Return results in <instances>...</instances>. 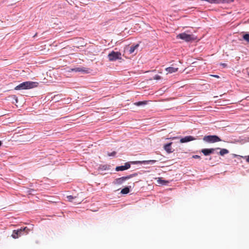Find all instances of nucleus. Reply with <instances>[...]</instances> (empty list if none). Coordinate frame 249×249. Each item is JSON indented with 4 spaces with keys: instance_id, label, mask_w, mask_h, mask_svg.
Instances as JSON below:
<instances>
[{
    "instance_id": "obj_1",
    "label": "nucleus",
    "mask_w": 249,
    "mask_h": 249,
    "mask_svg": "<svg viewBox=\"0 0 249 249\" xmlns=\"http://www.w3.org/2000/svg\"><path fill=\"white\" fill-rule=\"evenodd\" d=\"M38 85V83L33 81H26L23 82L15 88V90H21V89H28L37 87Z\"/></svg>"
},
{
    "instance_id": "obj_2",
    "label": "nucleus",
    "mask_w": 249,
    "mask_h": 249,
    "mask_svg": "<svg viewBox=\"0 0 249 249\" xmlns=\"http://www.w3.org/2000/svg\"><path fill=\"white\" fill-rule=\"evenodd\" d=\"M138 176V173H135L132 174H130L126 176L122 177L121 178H117L113 181V184L114 185H121L124 183L127 180L133 177Z\"/></svg>"
},
{
    "instance_id": "obj_3",
    "label": "nucleus",
    "mask_w": 249,
    "mask_h": 249,
    "mask_svg": "<svg viewBox=\"0 0 249 249\" xmlns=\"http://www.w3.org/2000/svg\"><path fill=\"white\" fill-rule=\"evenodd\" d=\"M157 162L156 160H142V161H133L129 162H127L124 163V167L126 170L128 169L130 167V163L132 164H153Z\"/></svg>"
},
{
    "instance_id": "obj_4",
    "label": "nucleus",
    "mask_w": 249,
    "mask_h": 249,
    "mask_svg": "<svg viewBox=\"0 0 249 249\" xmlns=\"http://www.w3.org/2000/svg\"><path fill=\"white\" fill-rule=\"evenodd\" d=\"M29 231V229L27 227L21 228L20 229H18L17 230H14L13 231L12 236L13 238L16 239L24 234V233H28Z\"/></svg>"
},
{
    "instance_id": "obj_5",
    "label": "nucleus",
    "mask_w": 249,
    "mask_h": 249,
    "mask_svg": "<svg viewBox=\"0 0 249 249\" xmlns=\"http://www.w3.org/2000/svg\"><path fill=\"white\" fill-rule=\"evenodd\" d=\"M203 140L209 143H214L221 141V139L217 135H207L205 136Z\"/></svg>"
},
{
    "instance_id": "obj_6",
    "label": "nucleus",
    "mask_w": 249,
    "mask_h": 249,
    "mask_svg": "<svg viewBox=\"0 0 249 249\" xmlns=\"http://www.w3.org/2000/svg\"><path fill=\"white\" fill-rule=\"evenodd\" d=\"M177 37L178 38L181 39L185 41L186 42H190L195 39L194 36L193 35H188L185 33H182L179 34L177 35Z\"/></svg>"
},
{
    "instance_id": "obj_7",
    "label": "nucleus",
    "mask_w": 249,
    "mask_h": 249,
    "mask_svg": "<svg viewBox=\"0 0 249 249\" xmlns=\"http://www.w3.org/2000/svg\"><path fill=\"white\" fill-rule=\"evenodd\" d=\"M108 58L110 61H115L118 59H121V53L119 52H114L112 51L108 54Z\"/></svg>"
},
{
    "instance_id": "obj_8",
    "label": "nucleus",
    "mask_w": 249,
    "mask_h": 249,
    "mask_svg": "<svg viewBox=\"0 0 249 249\" xmlns=\"http://www.w3.org/2000/svg\"><path fill=\"white\" fill-rule=\"evenodd\" d=\"M218 149H219V147L204 148L201 150V152H202L204 156H207L210 155V154L214 153L215 151L217 150Z\"/></svg>"
},
{
    "instance_id": "obj_9",
    "label": "nucleus",
    "mask_w": 249,
    "mask_h": 249,
    "mask_svg": "<svg viewBox=\"0 0 249 249\" xmlns=\"http://www.w3.org/2000/svg\"><path fill=\"white\" fill-rule=\"evenodd\" d=\"M196 138L195 137H194L193 136H187L183 138H181L180 140V142L181 143H185V142H191V141H192L194 140H196Z\"/></svg>"
},
{
    "instance_id": "obj_10",
    "label": "nucleus",
    "mask_w": 249,
    "mask_h": 249,
    "mask_svg": "<svg viewBox=\"0 0 249 249\" xmlns=\"http://www.w3.org/2000/svg\"><path fill=\"white\" fill-rule=\"evenodd\" d=\"M71 71L75 72H83L88 73L89 72V69L85 67H76L72 69Z\"/></svg>"
},
{
    "instance_id": "obj_11",
    "label": "nucleus",
    "mask_w": 249,
    "mask_h": 249,
    "mask_svg": "<svg viewBox=\"0 0 249 249\" xmlns=\"http://www.w3.org/2000/svg\"><path fill=\"white\" fill-rule=\"evenodd\" d=\"M172 144V142H170L165 144L163 146L164 149L168 153H171L174 151V150L172 149V148L171 147Z\"/></svg>"
},
{
    "instance_id": "obj_12",
    "label": "nucleus",
    "mask_w": 249,
    "mask_h": 249,
    "mask_svg": "<svg viewBox=\"0 0 249 249\" xmlns=\"http://www.w3.org/2000/svg\"><path fill=\"white\" fill-rule=\"evenodd\" d=\"M132 185H133L132 187H133L134 186V183H133ZM131 188H132V186L131 185L126 186L124 188L122 189V190L121 191V193L123 195H126L130 192V189H131Z\"/></svg>"
},
{
    "instance_id": "obj_13",
    "label": "nucleus",
    "mask_w": 249,
    "mask_h": 249,
    "mask_svg": "<svg viewBox=\"0 0 249 249\" xmlns=\"http://www.w3.org/2000/svg\"><path fill=\"white\" fill-rule=\"evenodd\" d=\"M220 150V151L216 152V153L221 156H224L225 155L229 153V151L225 148H221L219 147V149H218L217 150Z\"/></svg>"
},
{
    "instance_id": "obj_14",
    "label": "nucleus",
    "mask_w": 249,
    "mask_h": 249,
    "mask_svg": "<svg viewBox=\"0 0 249 249\" xmlns=\"http://www.w3.org/2000/svg\"><path fill=\"white\" fill-rule=\"evenodd\" d=\"M139 46V44H137L136 45H131L130 48H129V50L128 51L129 52V53L130 54L131 53H133L135 50L138 48V47Z\"/></svg>"
},
{
    "instance_id": "obj_15",
    "label": "nucleus",
    "mask_w": 249,
    "mask_h": 249,
    "mask_svg": "<svg viewBox=\"0 0 249 249\" xmlns=\"http://www.w3.org/2000/svg\"><path fill=\"white\" fill-rule=\"evenodd\" d=\"M165 70L166 71H167L168 73H173L175 72L178 70V68L172 67H169L165 69Z\"/></svg>"
},
{
    "instance_id": "obj_16",
    "label": "nucleus",
    "mask_w": 249,
    "mask_h": 249,
    "mask_svg": "<svg viewBox=\"0 0 249 249\" xmlns=\"http://www.w3.org/2000/svg\"><path fill=\"white\" fill-rule=\"evenodd\" d=\"M157 182L160 185H165L169 183V181L162 179L161 178H159L157 180Z\"/></svg>"
},
{
    "instance_id": "obj_17",
    "label": "nucleus",
    "mask_w": 249,
    "mask_h": 249,
    "mask_svg": "<svg viewBox=\"0 0 249 249\" xmlns=\"http://www.w3.org/2000/svg\"><path fill=\"white\" fill-rule=\"evenodd\" d=\"M202 1H207L211 4H218L221 1V0H202Z\"/></svg>"
},
{
    "instance_id": "obj_18",
    "label": "nucleus",
    "mask_w": 249,
    "mask_h": 249,
    "mask_svg": "<svg viewBox=\"0 0 249 249\" xmlns=\"http://www.w3.org/2000/svg\"><path fill=\"white\" fill-rule=\"evenodd\" d=\"M243 39L249 43V33H246L243 34Z\"/></svg>"
},
{
    "instance_id": "obj_19",
    "label": "nucleus",
    "mask_w": 249,
    "mask_h": 249,
    "mask_svg": "<svg viewBox=\"0 0 249 249\" xmlns=\"http://www.w3.org/2000/svg\"><path fill=\"white\" fill-rule=\"evenodd\" d=\"M126 169H125L124 165L117 166L115 168V170L116 171H124Z\"/></svg>"
},
{
    "instance_id": "obj_20",
    "label": "nucleus",
    "mask_w": 249,
    "mask_h": 249,
    "mask_svg": "<svg viewBox=\"0 0 249 249\" xmlns=\"http://www.w3.org/2000/svg\"><path fill=\"white\" fill-rule=\"evenodd\" d=\"M147 101H139L135 103V105L137 106H140L142 105H145L147 104Z\"/></svg>"
},
{
    "instance_id": "obj_21",
    "label": "nucleus",
    "mask_w": 249,
    "mask_h": 249,
    "mask_svg": "<svg viewBox=\"0 0 249 249\" xmlns=\"http://www.w3.org/2000/svg\"><path fill=\"white\" fill-rule=\"evenodd\" d=\"M35 190L33 189H29L27 191V193L29 195H34V193H35Z\"/></svg>"
},
{
    "instance_id": "obj_22",
    "label": "nucleus",
    "mask_w": 249,
    "mask_h": 249,
    "mask_svg": "<svg viewBox=\"0 0 249 249\" xmlns=\"http://www.w3.org/2000/svg\"><path fill=\"white\" fill-rule=\"evenodd\" d=\"M75 197H73L72 196H71V195H70V196H67V199H68V200L69 201H70V202H72V199H73L74 198H75Z\"/></svg>"
},
{
    "instance_id": "obj_23",
    "label": "nucleus",
    "mask_w": 249,
    "mask_h": 249,
    "mask_svg": "<svg viewBox=\"0 0 249 249\" xmlns=\"http://www.w3.org/2000/svg\"><path fill=\"white\" fill-rule=\"evenodd\" d=\"M100 168L102 169V170H107L108 168L107 167V165H101L100 166Z\"/></svg>"
},
{
    "instance_id": "obj_24",
    "label": "nucleus",
    "mask_w": 249,
    "mask_h": 249,
    "mask_svg": "<svg viewBox=\"0 0 249 249\" xmlns=\"http://www.w3.org/2000/svg\"><path fill=\"white\" fill-rule=\"evenodd\" d=\"M161 79V77L160 75H155L154 77H153V79L154 80H160Z\"/></svg>"
},
{
    "instance_id": "obj_25",
    "label": "nucleus",
    "mask_w": 249,
    "mask_h": 249,
    "mask_svg": "<svg viewBox=\"0 0 249 249\" xmlns=\"http://www.w3.org/2000/svg\"><path fill=\"white\" fill-rule=\"evenodd\" d=\"M220 3H230L232 2L233 0H221Z\"/></svg>"
},
{
    "instance_id": "obj_26",
    "label": "nucleus",
    "mask_w": 249,
    "mask_h": 249,
    "mask_svg": "<svg viewBox=\"0 0 249 249\" xmlns=\"http://www.w3.org/2000/svg\"><path fill=\"white\" fill-rule=\"evenodd\" d=\"M116 154V152L115 151H113L111 153H108L107 155L109 157L110 156H115Z\"/></svg>"
},
{
    "instance_id": "obj_27",
    "label": "nucleus",
    "mask_w": 249,
    "mask_h": 249,
    "mask_svg": "<svg viewBox=\"0 0 249 249\" xmlns=\"http://www.w3.org/2000/svg\"><path fill=\"white\" fill-rule=\"evenodd\" d=\"M194 159H200V157L198 155H195L193 156Z\"/></svg>"
},
{
    "instance_id": "obj_28",
    "label": "nucleus",
    "mask_w": 249,
    "mask_h": 249,
    "mask_svg": "<svg viewBox=\"0 0 249 249\" xmlns=\"http://www.w3.org/2000/svg\"><path fill=\"white\" fill-rule=\"evenodd\" d=\"M13 99H15L16 102H18V98L16 95H13Z\"/></svg>"
},
{
    "instance_id": "obj_29",
    "label": "nucleus",
    "mask_w": 249,
    "mask_h": 249,
    "mask_svg": "<svg viewBox=\"0 0 249 249\" xmlns=\"http://www.w3.org/2000/svg\"><path fill=\"white\" fill-rule=\"evenodd\" d=\"M246 161L248 162H249V155L247 157V158H246Z\"/></svg>"
},
{
    "instance_id": "obj_30",
    "label": "nucleus",
    "mask_w": 249,
    "mask_h": 249,
    "mask_svg": "<svg viewBox=\"0 0 249 249\" xmlns=\"http://www.w3.org/2000/svg\"><path fill=\"white\" fill-rule=\"evenodd\" d=\"M221 65H222L224 67H225L227 66V64L225 63H222V64H221Z\"/></svg>"
},
{
    "instance_id": "obj_31",
    "label": "nucleus",
    "mask_w": 249,
    "mask_h": 249,
    "mask_svg": "<svg viewBox=\"0 0 249 249\" xmlns=\"http://www.w3.org/2000/svg\"><path fill=\"white\" fill-rule=\"evenodd\" d=\"M213 77H217V78H218L219 77V76L218 75H213Z\"/></svg>"
},
{
    "instance_id": "obj_32",
    "label": "nucleus",
    "mask_w": 249,
    "mask_h": 249,
    "mask_svg": "<svg viewBox=\"0 0 249 249\" xmlns=\"http://www.w3.org/2000/svg\"><path fill=\"white\" fill-rule=\"evenodd\" d=\"M1 144H2V142H1L0 141V146L1 145Z\"/></svg>"
},
{
    "instance_id": "obj_33",
    "label": "nucleus",
    "mask_w": 249,
    "mask_h": 249,
    "mask_svg": "<svg viewBox=\"0 0 249 249\" xmlns=\"http://www.w3.org/2000/svg\"><path fill=\"white\" fill-rule=\"evenodd\" d=\"M212 160V158H210L209 160Z\"/></svg>"
}]
</instances>
